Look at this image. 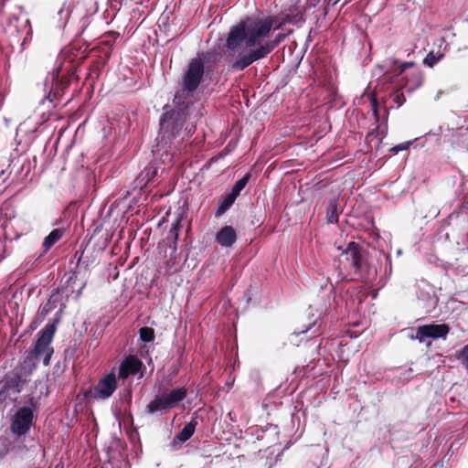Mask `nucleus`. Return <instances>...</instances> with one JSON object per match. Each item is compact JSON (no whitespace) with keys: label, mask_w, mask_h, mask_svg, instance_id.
Here are the masks:
<instances>
[{"label":"nucleus","mask_w":468,"mask_h":468,"mask_svg":"<svg viewBox=\"0 0 468 468\" xmlns=\"http://www.w3.org/2000/svg\"><path fill=\"white\" fill-rule=\"evenodd\" d=\"M291 32L280 33L272 37L271 31H229L226 54L235 57L229 63L230 68L242 71L252 63L265 58Z\"/></svg>","instance_id":"nucleus-1"},{"label":"nucleus","mask_w":468,"mask_h":468,"mask_svg":"<svg viewBox=\"0 0 468 468\" xmlns=\"http://www.w3.org/2000/svg\"><path fill=\"white\" fill-rule=\"evenodd\" d=\"M377 261L378 267L368 262L357 243L349 242L339 257L333 261V269L336 273L335 283L353 279L373 282L379 275L380 287H383L392 272L391 258L383 253Z\"/></svg>","instance_id":"nucleus-2"},{"label":"nucleus","mask_w":468,"mask_h":468,"mask_svg":"<svg viewBox=\"0 0 468 468\" xmlns=\"http://www.w3.org/2000/svg\"><path fill=\"white\" fill-rule=\"evenodd\" d=\"M174 107L168 110V106L164 107V112L159 119V133L156 138V146L161 150L167 152L174 140H176L184 134L192 135L197 128V121L205 114L204 108L197 105L192 100H183L179 94H175L173 100Z\"/></svg>","instance_id":"nucleus-3"},{"label":"nucleus","mask_w":468,"mask_h":468,"mask_svg":"<svg viewBox=\"0 0 468 468\" xmlns=\"http://www.w3.org/2000/svg\"><path fill=\"white\" fill-rule=\"evenodd\" d=\"M319 0H298L296 6L282 12L277 16L255 14L241 20L230 29H283L287 27H302L303 9L314 7Z\"/></svg>","instance_id":"nucleus-4"},{"label":"nucleus","mask_w":468,"mask_h":468,"mask_svg":"<svg viewBox=\"0 0 468 468\" xmlns=\"http://www.w3.org/2000/svg\"><path fill=\"white\" fill-rule=\"evenodd\" d=\"M39 399L32 393L22 397L15 405V411L9 418L8 430L12 436H27L37 419Z\"/></svg>","instance_id":"nucleus-5"},{"label":"nucleus","mask_w":468,"mask_h":468,"mask_svg":"<svg viewBox=\"0 0 468 468\" xmlns=\"http://www.w3.org/2000/svg\"><path fill=\"white\" fill-rule=\"evenodd\" d=\"M65 52L61 51L52 72L47 76L44 82V90L47 92L45 98L50 102L62 95L69 83V74L73 73L74 66L71 61H66Z\"/></svg>","instance_id":"nucleus-6"},{"label":"nucleus","mask_w":468,"mask_h":468,"mask_svg":"<svg viewBox=\"0 0 468 468\" xmlns=\"http://www.w3.org/2000/svg\"><path fill=\"white\" fill-rule=\"evenodd\" d=\"M208 53L199 52L186 65L178 84L180 89L175 94H179L183 100H191L193 94L199 87L205 75V61Z\"/></svg>","instance_id":"nucleus-7"},{"label":"nucleus","mask_w":468,"mask_h":468,"mask_svg":"<svg viewBox=\"0 0 468 468\" xmlns=\"http://www.w3.org/2000/svg\"><path fill=\"white\" fill-rule=\"evenodd\" d=\"M65 278L66 281L62 280V284L57 289V294H52L48 302L40 307L41 314H48L52 309L56 308L58 294L65 295L67 298L72 296L74 300L80 297L82 290L86 286V282L79 281L76 271L65 275Z\"/></svg>","instance_id":"nucleus-8"},{"label":"nucleus","mask_w":468,"mask_h":468,"mask_svg":"<svg viewBox=\"0 0 468 468\" xmlns=\"http://www.w3.org/2000/svg\"><path fill=\"white\" fill-rule=\"evenodd\" d=\"M187 396L186 387H177L169 392H164L156 395L153 400L146 406V413L148 414H165L168 410L177 407L180 402L185 400Z\"/></svg>","instance_id":"nucleus-9"},{"label":"nucleus","mask_w":468,"mask_h":468,"mask_svg":"<svg viewBox=\"0 0 468 468\" xmlns=\"http://www.w3.org/2000/svg\"><path fill=\"white\" fill-rule=\"evenodd\" d=\"M56 331L55 324H48L38 332L37 339L28 358H34L37 362L42 361L44 366H48L53 354V348L50 346L53 335Z\"/></svg>","instance_id":"nucleus-10"},{"label":"nucleus","mask_w":468,"mask_h":468,"mask_svg":"<svg viewBox=\"0 0 468 468\" xmlns=\"http://www.w3.org/2000/svg\"><path fill=\"white\" fill-rule=\"evenodd\" d=\"M25 380L18 374L7 375L0 384V404L10 399L14 406L19 403L17 395L22 391Z\"/></svg>","instance_id":"nucleus-11"},{"label":"nucleus","mask_w":468,"mask_h":468,"mask_svg":"<svg viewBox=\"0 0 468 468\" xmlns=\"http://www.w3.org/2000/svg\"><path fill=\"white\" fill-rule=\"evenodd\" d=\"M449 332L450 327L446 324H431L417 327L415 336L411 337L417 339L420 343H424L428 338L445 339Z\"/></svg>","instance_id":"nucleus-12"},{"label":"nucleus","mask_w":468,"mask_h":468,"mask_svg":"<svg viewBox=\"0 0 468 468\" xmlns=\"http://www.w3.org/2000/svg\"><path fill=\"white\" fill-rule=\"evenodd\" d=\"M117 388L115 374L111 372L101 378L91 389V397L95 399H106L110 398Z\"/></svg>","instance_id":"nucleus-13"},{"label":"nucleus","mask_w":468,"mask_h":468,"mask_svg":"<svg viewBox=\"0 0 468 468\" xmlns=\"http://www.w3.org/2000/svg\"><path fill=\"white\" fill-rule=\"evenodd\" d=\"M159 169V162L157 160L151 161L134 180V187L141 190L146 187L157 176Z\"/></svg>","instance_id":"nucleus-14"},{"label":"nucleus","mask_w":468,"mask_h":468,"mask_svg":"<svg viewBox=\"0 0 468 468\" xmlns=\"http://www.w3.org/2000/svg\"><path fill=\"white\" fill-rule=\"evenodd\" d=\"M27 441V436H13L12 440L4 443L5 453L13 454L18 457L24 456L28 451Z\"/></svg>","instance_id":"nucleus-15"},{"label":"nucleus","mask_w":468,"mask_h":468,"mask_svg":"<svg viewBox=\"0 0 468 468\" xmlns=\"http://www.w3.org/2000/svg\"><path fill=\"white\" fill-rule=\"evenodd\" d=\"M142 366V361L135 356H129L120 365L119 377L127 378L129 376H134L141 370Z\"/></svg>","instance_id":"nucleus-16"},{"label":"nucleus","mask_w":468,"mask_h":468,"mask_svg":"<svg viewBox=\"0 0 468 468\" xmlns=\"http://www.w3.org/2000/svg\"><path fill=\"white\" fill-rule=\"evenodd\" d=\"M237 240V233L232 226L222 227L216 235V241L222 247H231Z\"/></svg>","instance_id":"nucleus-17"},{"label":"nucleus","mask_w":468,"mask_h":468,"mask_svg":"<svg viewBox=\"0 0 468 468\" xmlns=\"http://www.w3.org/2000/svg\"><path fill=\"white\" fill-rule=\"evenodd\" d=\"M342 213V207L336 197H332L328 201L325 211V221L327 224L338 223L339 215Z\"/></svg>","instance_id":"nucleus-18"},{"label":"nucleus","mask_w":468,"mask_h":468,"mask_svg":"<svg viewBox=\"0 0 468 468\" xmlns=\"http://www.w3.org/2000/svg\"><path fill=\"white\" fill-rule=\"evenodd\" d=\"M320 292L323 293L321 297L324 299L323 307L325 310L327 306H331L332 302L335 301V285L332 282V277H327L324 282L320 285Z\"/></svg>","instance_id":"nucleus-19"},{"label":"nucleus","mask_w":468,"mask_h":468,"mask_svg":"<svg viewBox=\"0 0 468 468\" xmlns=\"http://www.w3.org/2000/svg\"><path fill=\"white\" fill-rule=\"evenodd\" d=\"M73 8V1L66 0L60 8L58 10V27H65L67 26V22L70 16Z\"/></svg>","instance_id":"nucleus-20"},{"label":"nucleus","mask_w":468,"mask_h":468,"mask_svg":"<svg viewBox=\"0 0 468 468\" xmlns=\"http://www.w3.org/2000/svg\"><path fill=\"white\" fill-rule=\"evenodd\" d=\"M198 419L199 417L197 415H194L191 418V420L184 426V428L176 435L179 441L186 442L192 437V435L195 432L196 427L198 424Z\"/></svg>","instance_id":"nucleus-21"},{"label":"nucleus","mask_w":468,"mask_h":468,"mask_svg":"<svg viewBox=\"0 0 468 468\" xmlns=\"http://www.w3.org/2000/svg\"><path fill=\"white\" fill-rule=\"evenodd\" d=\"M65 229L63 228L54 229L51 230V232L44 239L42 244L44 252L50 250L63 237Z\"/></svg>","instance_id":"nucleus-22"},{"label":"nucleus","mask_w":468,"mask_h":468,"mask_svg":"<svg viewBox=\"0 0 468 468\" xmlns=\"http://www.w3.org/2000/svg\"><path fill=\"white\" fill-rule=\"evenodd\" d=\"M421 84L422 77L420 72H416L411 76V79L407 78L406 82L402 87V90L407 91L408 93H411L420 86H421Z\"/></svg>","instance_id":"nucleus-23"},{"label":"nucleus","mask_w":468,"mask_h":468,"mask_svg":"<svg viewBox=\"0 0 468 468\" xmlns=\"http://www.w3.org/2000/svg\"><path fill=\"white\" fill-rule=\"evenodd\" d=\"M235 200L236 198L233 197L230 194L226 195L219 202L215 211V217L218 218L225 214L234 204Z\"/></svg>","instance_id":"nucleus-24"},{"label":"nucleus","mask_w":468,"mask_h":468,"mask_svg":"<svg viewBox=\"0 0 468 468\" xmlns=\"http://www.w3.org/2000/svg\"><path fill=\"white\" fill-rule=\"evenodd\" d=\"M250 178V173L245 174L240 179H239L231 188V191L229 193L233 197L237 198L240 192L245 188Z\"/></svg>","instance_id":"nucleus-25"},{"label":"nucleus","mask_w":468,"mask_h":468,"mask_svg":"<svg viewBox=\"0 0 468 468\" xmlns=\"http://www.w3.org/2000/svg\"><path fill=\"white\" fill-rule=\"evenodd\" d=\"M319 328L320 325H317V319H315L313 322H310L308 324L303 325L300 330L294 331V335H299L311 332L310 337H313L319 334Z\"/></svg>","instance_id":"nucleus-26"},{"label":"nucleus","mask_w":468,"mask_h":468,"mask_svg":"<svg viewBox=\"0 0 468 468\" xmlns=\"http://www.w3.org/2000/svg\"><path fill=\"white\" fill-rule=\"evenodd\" d=\"M140 339L144 343H150L154 339V331L151 327H143L139 330Z\"/></svg>","instance_id":"nucleus-27"},{"label":"nucleus","mask_w":468,"mask_h":468,"mask_svg":"<svg viewBox=\"0 0 468 468\" xmlns=\"http://www.w3.org/2000/svg\"><path fill=\"white\" fill-rule=\"evenodd\" d=\"M443 57L441 53L434 54L431 51L423 59V64L431 68Z\"/></svg>","instance_id":"nucleus-28"},{"label":"nucleus","mask_w":468,"mask_h":468,"mask_svg":"<svg viewBox=\"0 0 468 468\" xmlns=\"http://www.w3.org/2000/svg\"><path fill=\"white\" fill-rule=\"evenodd\" d=\"M458 359L462 365L468 370V344L460 351Z\"/></svg>","instance_id":"nucleus-29"},{"label":"nucleus","mask_w":468,"mask_h":468,"mask_svg":"<svg viewBox=\"0 0 468 468\" xmlns=\"http://www.w3.org/2000/svg\"><path fill=\"white\" fill-rule=\"evenodd\" d=\"M413 141H408L404 142L402 144H397L394 147L390 149L391 152L397 154L400 151H405L410 148V146L412 144Z\"/></svg>","instance_id":"nucleus-30"},{"label":"nucleus","mask_w":468,"mask_h":468,"mask_svg":"<svg viewBox=\"0 0 468 468\" xmlns=\"http://www.w3.org/2000/svg\"><path fill=\"white\" fill-rule=\"evenodd\" d=\"M182 219H183V214H178L175 219V221L171 225V230H177L179 231L182 228Z\"/></svg>","instance_id":"nucleus-31"},{"label":"nucleus","mask_w":468,"mask_h":468,"mask_svg":"<svg viewBox=\"0 0 468 468\" xmlns=\"http://www.w3.org/2000/svg\"><path fill=\"white\" fill-rule=\"evenodd\" d=\"M371 107H372V112L375 116V119H376V121L378 122L379 121L378 104L375 98L371 99Z\"/></svg>","instance_id":"nucleus-32"},{"label":"nucleus","mask_w":468,"mask_h":468,"mask_svg":"<svg viewBox=\"0 0 468 468\" xmlns=\"http://www.w3.org/2000/svg\"><path fill=\"white\" fill-rule=\"evenodd\" d=\"M184 441H181L177 439V436H176L173 441L169 443V448L172 451H177L181 448Z\"/></svg>","instance_id":"nucleus-33"},{"label":"nucleus","mask_w":468,"mask_h":468,"mask_svg":"<svg viewBox=\"0 0 468 468\" xmlns=\"http://www.w3.org/2000/svg\"><path fill=\"white\" fill-rule=\"evenodd\" d=\"M395 63L399 64V73H402L406 70V69L408 68H410L414 65V62L413 61H408V62H399V61H395Z\"/></svg>","instance_id":"nucleus-34"},{"label":"nucleus","mask_w":468,"mask_h":468,"mask_svg":"<svg viewBox=\"0 0 468 468\" xmlns=\"http://www.w3.org/2000/svg\"><path fill=\"white\" fill-rule=\"evenodd\" d=\"M457 146L459 148H464L466 151H468V138H466V137L459 138L457 141Z\"/></svg>","instance_id":"nucleus-35"},{"label":"nucleus","mask_w":468,"mask_h":468,"mask_svg":"<svg viewBox=\"0 0 468 468\" xmlns=\"http://www.w3.org/2000/svg\"><path fill=\"white\" fill-rule=\"evenodd\" d=\"M405 98H404V93L401 92L400 94L398 93L396 94L395 98H394V101L398 104V106H401L404 102H405Z\"/></svg>","instance_id":"nucleus-36"},{"label":"nucleus","mask_w":468,"mask_h":468,"mask_svg":"<svg viewBox=\"0 0 468 468\" xmlns=\"http://www.w3.org/2000/svg\"><path fill=\"white\" fill-rule=\"evenodd\" d=\"M178 237H179V231L177 230H169L168 232V238L169 239H172L174 243H176L177 239H178Z\"/></svg>","instance_id":"nucleus-37"},{"label":"nucleus","mask_w":468,"mask_h":468,"mask_svg":"<svg viewBox=\"0 0 468 468\" xmlns=\"http://www.w3.org/2000/svg\"><path fill=\"white\" fill-rule=\"evenodd\" d=\"M8 175L9 174L4 168L0 170V184L7 179Z\"/></svg>","instance_id":"nucleus-38"},{"label":"nucleus","mask_w":468,"mask_h":468,"mask_svg":"<svg viewBox=\"0 0 468 468\" xmlns=\"http://www.w3.org/2000/svg\"><path fill=\"white\" fill-rule=\"evenodd\" d=\"M412 372H413L412 368L406 369L403 373L404 378H406V379L410 378L412 377Z\"/></svg>","instance_id":"nucleus-39"},{"label":"nucleus","mask_w":468,"mask_h":468,"mask_svg":"<svg viewBox=\"0 0 468 468\" xmlns=\"http://www.w3.org/2000/svg\"><path fill=\"white\" fill-rule=\"evenodd\" d=\"M427 299L431 302L432 304H435L436 303V298H435V295L434 293H432V295L431 293H428L427 294Z\"/></svg>","instance_id":"nucleus-40"},{"label":"nucleus","mask_w":468,"mask_h":468,"mask_svg":"<svg viewBox=\"0 0 468 468\" xmlns=\"http://www.w3.org/2000/svg\"><path fill=\"white\" fill-rule=\"evenodd\" d=\"M29 39H31V34H30V32H28V33H27V37L24 38V40H23V42H22V44H21L22 48H24V46L26 45V42H27V40H29Z\"/></svg>","instance_id":"nucleus-41"},{"label":"nucleus","mask_w":468,"mask_h":468,"mask_svg":"<svg viewBox=\"0 0 468 468\" xmlns=\"http://www.w3.org/2000/svg\"><path fill=\"white\" fill-rule=\"evenodd\" d=\"M312 32H313L312 30H309V34H308V36L306 37V44L308 42L312 41V37H311Z\"/></svg>","instance_id":"nucleus-42"},{"label":"nucleus","mask_w":468,"mask_h":468,"mask_svg":"<svg viewBox=\"0 0 468 468\" xmlns=\"http://www.w3.org/2000/svg\"><path fill=\"white\" fill-rule=\"evenodd\" d=\"M431 468H443V464H434Z\"/></svg>","instance_id":"nucleus-43"},{"label":"nucleus","mask_w":468,"mask_h":468,"mask_svg":"<svg viewBox=\"0 0 468 468\" xmlns=\"http://www.w3.org/2000/svg\"><path fill=\"white\" fill-rule=\"evenodd\" d=\"M244 296L247 298V300H246V301H247V303H249V302L250 301V296H248V295H247V293H245V295H244Z\"/></svg>","instance_id":"nucleus-44"},{"label":"nucleus","mask_w":468,"mask_h":468,"mask_svg":"<svg viewBox=\"0 0 468 468\" xmlns=\"http://www.w3.org/2000/svg\"><path fill=\"white\" fill-rule=\"evenodd\" d=\"M453 217H454V214H452V215L450 216V218H451V219H452V218H453Z\"/></svg>","instance_id":"nucleus-45"}]
</instances>
